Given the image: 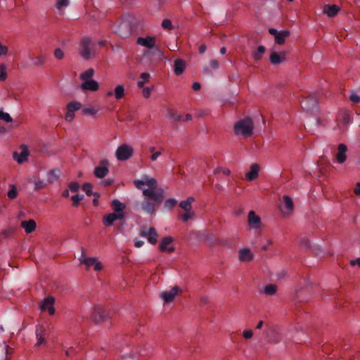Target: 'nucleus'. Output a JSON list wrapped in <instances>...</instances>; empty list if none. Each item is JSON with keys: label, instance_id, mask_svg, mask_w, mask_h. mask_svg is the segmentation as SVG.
Segmentation results:
<instances>
[{"label": "nucleus", "instance_id": "nucleus-1", "mask_svg": "<svg viewBox=\"0 0 360 360\" xmlns=\"http://www.w3.org/2000/svg\"><path fill=\"white\" fill-rule=\"evenodd\" d=\"M134 184L139 189L143 190V195L148 199L153 200L151 202L146 200L141 203L143 210L149 214L155 212V205L162 202L165 198L163 190L158 188V184L155 179L143 176L142 179L135 180Z\"/></svg>", "mask_w": 360, "mask_h": 360}, {"label": "nucleus", "instance_id": "nucleus-2", "mask_svg": "<svg viewBox=\"0 0 360 360\" xmlns=\"http://www.w3.org/2000/svg\"><path fill=\"white\" fill-rule=\"evenodd\" d=\"M253 123L250 118L247 117L238 121L234 125V130L236 135L243 137H248L252 135Z\"/></svg>", "mask_w": 360, "mask_h": 360}, {"label": "nucleus", "instance_id": "nucleus-3", "mask_svg": "<svg viewBox=\"0 0 360 360\" xmlns=\"http://www.w3.org/2000/svg\"><path fill=\"white\" fill-rule=\"evenodd\" d=\"M301 107L307 112H315L319 110L318 97L315 93L310 94L301 101Z\"/></svg>", "mask_w": 360, "mask_h": 360}, {"label": "nucleus", "instance_id": "nucleus-4", "mask_svg": "<svg viewBox=\"0 0 360 360\" xmlns=\"http://www.w3.org/2000/svg\"><path fill=\"white\" fill-rule=\"evenodd\" d=\"M91 41L89 38H84L80 44L79 53L82 57L86 60H89L94 56V51L91 48Z\"/></svg>", "mask_w": 360, "mask_h": 360}, {"label": "nucleus", "instance_id": "nucleus-5", "mask_svg": "<svg viewBox=\"0 0 360 360\" xmlns=\"http://www.w3.org/2000/svg\"><path fill=\"white\" fill-rule=\"evenodd\" d=\"M182 289L179 286H174L170 290L162 291L160 294V297L166 303L172 302L176 296L181 295Z\"/></svg>", "mask_w": 360, "mask_h": 360}, {"label": "nucleus", "instance_id": "nucleus-6", "mask_svg": "<svg viewBox=\"0 0 360 360\" xmlns=\"http://www.w3.org/2000/svg\"><path fill=\"white\" fill-rule=\"evenodd\" d=\"M110 163L107 160H103L100 162L98 166L94 169V175L98 179L105 177L109 171Z\"/></svg>", "mask_w": 360, "mask_h": 360}, {"label": "nucleus", "instance_id": "nucleus-7", "mask_svg": "<svg viewBox=\"0 0 360 360\" xmlns=\"http://www.w3.org/2000/svg\"><path fill=\"white\" fill-rule=\"evenodd\" d=\"M91 319L95 323H99L105 321L107 315L104 312L101 306H94L93 308V312L91 315Z\"/></svg>", "mask_w": 360, "mask_h": 360}, {"label": "nucleus", "instance_id": "nucleus-8", "mask_svg": "<svg viewBox=\"0 0 360 360\" xmlns=\"http://www.w3.org/2000/svg\"><path fill=\"white\" fill-rule=\"evenodd\" d=\"M119 36L122 38H126L131 34V26L127 21L121 22L117 27L115 31Z\"/></svg>", "mask_w": 360, "mask_h": 360}, {"label": "nucleus", "instance_id": "nucleus-9", "mask_svg": "<svg viewBox=\"0 0 360 360\" xmlns=\"http://www.w3.org/2000/svg\"><path fill=\"white\" fill-rule=\"evenodd\" d=\"M140 235L143 237H146L148 241L151 244H155L157 243L158 233L155 228H150L148 230H146V228H142Z\"/></svg>", "mask_w": 360, "mask_h": 360}, {"label": "nucleus", "instance_id": "nucleus-10", "mask_svg": "<svg viewBox=\"0 0 360 360\" xmlns=\"http://www.w3.org/2000/svg\"><path fill=\"white\" fill-rule=\"evenodd\" d=\"M115 155L116 158H131L134 155V150L131 146L123 144L117 148Z\"/></svg>", "mask_w": 360, "mask_h": 360}, {"label": "nucleus", "instance_id": "nucleus-11", "mask_svg": "<svg viewBox=\"0 0 360 360\" xmlns=\"http://www.w3.org/2000/svg\"><path fill=\"white\" fill-rule=\"evenodd\" d=\"M54 302L55 298L52 296H49L41 302L40 309L41 310H48L49 314L53 315L55 313Z\"/></svg>", "mask_w": 360, "mask_h": 360}, {"label": "nucleus", "instance_id": "nucleus-12", "mask_svg": "<svg viewBox=\"0 0 360 360\" xmlns=\"http://www.w3.org/2000/svg\"><path fill=\"white\" fill-rule=\"evenodd\" d=\"M46 334V330L41 325H37L35 329V335L37 338V342L35 344L36 346L39 347L43 344L46 343V340L44 338Z\"/></svg>", "mask_w": 360, "mask_h": 360}, {"label": "nucleus", "instance_id": "nucleus-13", "mask_svg": "<svg viewBox=\"0 0 360 360\" xmlns=\"http://www.w3.org/2000/svg\"><path fill=\"white\" fill-rule=\"evenodd\" d=\"M124 217V214L110 213L105 216L103 219V223L106 226H110L113 224L116 220L122 219Z\"/></svg>", "mask_w": 360, "mask_h": 360}, {"label": "nucleus", "instance_id": "nucleus-14", "mask_svg": "<svg viewBox=\"0 0 360 360\" xmlns=\"http://www.w3.org/2000/svg\"><path fill=\"white\" fill-rule=\"evenodd\" d=\"M136 43L148 49H153L155 45V38L154 37L148 36L146 37H139Z\"/></svg>", "mask_w": 360, "mask_h": 360}, {"label": "nucleus", "instance_id": "nucleus-15", "mask_svg": "<svg viewBox=\"0 0 360 360\" xmlns=\"http://www.w3.org/2000/svg\"><path fill=\"white\" fill-rule=\"evenodd\" d=\"M172 242L173 238L170 236L163 238L159 245L160 250L162 252H173L174 248L172 246H169Z\"/></svg>", "mask_w": 360, "mask_h": 360}, {"label": "nucleus", "instance_id": "nucleus-16", "mask_svg": "<svg viewBox=\"0 0 360 360\" xmlns=\"http://www.w3.org/2000/svg\"><path fill=\"white\" fill-rule=\"evenodd\" d=\"M248 223L251 228L258 229L261 222L260 217L257 216L254 211H250L248 213Z\"/></svg>", "mask_w": 360, "mask_h": 360}, {"label": "nucleus", "instance_id": "nucleus-17", "mask_svg": "<svg viewBox=\"0 0 360 360\" xmlns=\"http://www.w3.org/2000/svg\"><path fill=\"white\" fill-rule=\"evenodd\" d=\"M259 166L257 164H252L250 166V171L245 174V178L248 181H252L257 178L259 171Z\"/></svg>", "mask_w": 360, "mask_h": 360}, {"label": "nucleus", "instance_id": "nucleus-18", "mask_svg": "<svg viewBox=\"0 0 360 360\" xmlns=\"http://www.w3.org/2000/svg\"><path fill=\"white\" fill-rule=\"evenodd\" d=\"M285 58V53L281 52V53H278L276 51H272L270 55V62L273 65H278L281 63Z\"/></svg>", "mask_w": 360, "mask_h": 360}, {"label": "nucleus", "instance_id": "nucleus-19", "mask_svg": "<svg viewBox=\"0 0 360 360\" xmlns=\"http://www.w3.org/2000/svg\"><path fill=\"white\" fill-rule=\"evenodd\" d=\"M239 259L241 262H250L253 259V255L248 248H243L239 251Z\"/></svg>", "mask_w": 360, "mask_h": 360}, {"label": "nucleus", "instance_id": "nucleus-20", "mask_svg": "<svg viewBox=\"0 0 360 360\" xmlns=\"http://www.w3.org/2000/svg\"><path fill=\"white\" fill-rule=\"evenodd\" d=\"M81 87L83 90H91V91H96L99 86L98 83L93 79H89L84 81Z\"/></svg>", "mask_w": 360, "mask_h": 360}, {"label": "nucleus", "instance_id": "nucleus-21", "mask_svg": "<svg viewBox=\"0 0 360 360\" xmlns=\"http://www.w3.org/2000/svg\"><path fill=\"white\" fill-rule=\"evenodd\" d=\"M340 11V7L337 5H326L323 7V13L327 14L328 17L336 15Z\"/></svg>", "mask_w": 360, "mask_h": 360}, {"label": "nucleus", "instance_id": "nucleus-22", "mask_svg": "<svg viewBox=\"0 0 360 360\" xmlns=\"http://www.w3.org/2000/svg\"><path fill=\"white\" fill-rule=\"evenodd\" d=\"M351 112L346 110H342L340 112L338 115V120H340L342 124L347 125L351 122Z\"/></svg>", "mask_w": 360, "mask_h": 360}, {"label": "nucleus", "instance_id": "nucleus-23", "mask_svg": "<svg viewBox=\"0 0 360 360\" xmlns=\"http://www.w3.org/2000/svg\"><path fill=\"white\" fill-rule=\"evenodd\" d=\"M186 68V63L183 60L176 59L174 64V71L176 75H181Z\"/></svg>", "mask_w": 360, "mask_h": 360}, {"label": "nucleus", "instance_id": "nucleus-24", "mask_svg": "<svg viewBox=\"0 0 360 360\" xmlns=\"http://www.w3.org/2000/svg\"><path fill=\"white\" fill-rule=\"evenodd\" d=\"M21 226L25 230L27 233H32L36 229V222L32 220L22 221Z\"/></svg>", "mask_w": 360, "mask_h": 360}, {"label": "nucleus", "instance_id": "nucleus-25", "mask_svg": "<svg viewBox=\"0 0 360 360\" xmlns=\"http://www.w3.org/2000/svg\"><path fill=\"white\" fill-rule=\"evenodd\" d=\"M112 207L116 214H124V210L126 207V205L121 202L120 200L115 199L112 202Z\"/></svg>", "mask_w": 360, "mask_h": 360}, {"label": "nucleus", "instance_id": "nucleus-26", "mask_svg": "<svg viewBox=\"0 0 360 360\" xmlns=\"http://www.w3.org/2000/svg\"><path fill=\"white\" fill-rule=\"evenodd\" d=\"M20 155L17 151H15L13 154V158H28L30 155L29 148L27 145L22 144L20 146Z\"/></svg>", "mask_w": 360, "mask_h": 360}, {"label": "nucleus", "instance_id": "nucleus-27", "mask_svg": "<svg viewBox=\"0 0 360 360\" xmlns=\"http://www.w3.org/2000/svg\"><path fill=\"white\" fill-rule=\"evenodd\" d=\"M290 33L288 30L280 31L279 34L275 37V41L278 44H283L285 41L286 38H288L290 36Z\"/></svg>", "mask_w": 360, "mask_h": 360}, {"label": "nucleus", "instance_id": "nucleus-28", "mask_svg": "<svg viewBox=\"0 0 360 360\" xmlns=\"http://www.w3.org/2000/svg\"><path fill=\"white\" fill-rule=\"evenodd\" d=\"M320 171L327 170L328 167H335L334 163L330 162L327 159H319L316 162Z\"/></svg>", "mask_w": 360, "mask_h": 360}, {"label": "nucleus", "instance_id": "nucleus-29", "mask_svg": "<svg viewBox=\"0 0 360 360\" xmlns=\"http://www.w3.org/2000/svg\"><path fill=\"white\" fill-rule=\"evenodd\" d=\"M283 202L287 209L288 213L291 212L294 209V204L292 199L288 195H283Z\"/></svg>", "mask_w": 360, "mask_h": 360}, {"label": "nucleus", "instance_id": "nucleus-30", "mask_svg": "<svg viewBox=\"0 0 360 360\" xmlns=\"http://www.w3.org/2000/svg\"><path fill=\"white\" fill-rule=\"evenodd\" d=\"M195 199L193 197H189L186 200L181 201L179 206L185 212H189L191 210V203L194 202Z\"/></svg>", "mask_w": 360, "mask_h": 360}, {"label": "nucleus", "instance_id": "nucleus-31", "mask_svg": "<svg viewBox=\"0 0 360 360\" xmlns=\"http://www.w3.org/2000/svg\"><path fill=\"white\" fill-rule=\"evenodd\" d=\"M29 182L34 184L36 190L43 188L46 186V184L43 181L37 179L35 176H32V177L30 178Z\"/></svg>", "mask_w": 360, "mask_h": 360}, {"label": "nucleus", "instance_id": "nucleus-32", "mask_svg": "<svg viewBox=\"0 0 360 360\" xmlns=\"http://www.w3.org/2000/svg\"><path fill=\"white\" fill-rule=\"evenodd\" d=\"M60 171L58 169H54L49 172L48 181L49 183H53L56 181L60 176Z\"/></svg>", "mask_w": 360, "mask_h": 360}, {"label": "nucleus", "instance_id": "nucleus-33", "mask_svg": "<svg viewBox=\"0 0 360 360\" xmlns=\"http://www.w3.org/2000/svg\"><path fill=\"white\" fill-rule=\"evenodd\" d=\"M150 77V75L148 72H143L141 73L139 79L137 82V85L139 88L143 87L145 83L148 81L149 78Z\"/></svg>", "mask_w": 360, "mask_h": 360}, {"label": "nucleus", "instance_id": "nucleus-34", "mask_svg": "<svg viewBox=\"0 0 360 360\" xmlns=\"http://www.w3.org/2000/svg\"><path fill=\"white\" fill-rule=\"evenodd\" d=\"M79 260L81 264H84L86 266V268L89 269L91 266H93L96 260L95 257H82L79 258Z\"/></svg>", "mask_w": 360, "mask_h": 360}, {"label": "nucleus", "instance_id": "nucleus-35", "mask_svg": "<svg viewBox=\"0 0 360 360\" xmlns=\"http://www.w3.org/2000/svg\"><path fill=\"white\" fill-rule=\"evenodd\" d=\"M265 47L264 46H259L252 53L253 58L255 60H259L261 59L262 55L265 52Z\"/></svg>", "mask_w": 360, "mask_h": 360}, {"label": "nucleus", "instance_id": "nucleus-36", "mask_svg": "<svg viewBox=\"0 0 360 360\" xmlns=\"http://www.w3.org/2000/svg\"><path fill=\"white\" fill-rule=\"evenodd\" d=\"M347 150V147L345 144L341 143L338 147V153L335 158H346L345 153Z\"/></svg>", "mask_w": 360, "mask_h": 360}, {"label": "nucleus", "instance_id": "nucleus-37", "mask_svg": "<svg viewBox=\"0 0 360 360\" xmlns=\"http://www.w3.org/2000/svg\"><path fill=\"white\" fill-rule=\"evenodd\" d=\"M81 106H82V105L79 102H77V101L70 102L67 105V110L75 113V111L81 108Z\"/></svg>", "mask_w": 360, "mask_h": 360}, {"label": "nucleus", "instance_id": "nucleus-38", "mask_svg": "<svg viewBox=\"0 0 360 360\" xmlns=\"http://www.w3.org/2000/svg\"><path fill=\"white\" fill-rule=\"evenodd\" d=\"M91 188L92 185L89 183L84 184L82 187L83 190L86 192L87 195L90 196L93 195L96 198H99V194L98 193H93Z\"/></svg>", "mask_w": 360, "mask_h": 360}, {"label": "nucleus", "instance_id": "nucleus-39", "mask_svg": "<svg viewBox=\"0 0 360 360\" xmlns=\"http://www.w3.org/2000/svg\"><path fill=\"white\" fill-rule=\"evenodd\" d=\"M124 95V87L123 85H118L115 89V96L116 99L122 98Z\"/></svg>", "mask_w": 360, "mask_h": 360}, {"label": "nucleus", "instance_id": "nucleus-40", "mask_svg": "<svg viewBox=\"0 0 360 360\" xmlns=\"http://www.w3.org/2000/svg\"><path fill=\"white\" fill-rule=\"evenodd\" d=\"M94 71L93 69H88L80 75V79L84 81L89 80L94 75Z\"/></svg>", "mask_w": 360, "mask_h": 360}, {"label": "nucleus", "instance_id": "nucleus-41", "mask_svg": "<svg viewBox=\"0 0 360 360\" xmlns=\"http://www.w3.org/2000/svg\"><path fill=\"white\" fill-rule=\"evenodd\" d=\"M264 292L267 295H273L276 292V286L273 284H269L264 288Z\"/></svg>", "mask_w": 360, "mask_h": 360}, {"label": "nucleus", "instance_id": "nucleus-42", "mask_svg": "<svg viewBox=\"0 0 360 360\" xmlns=\"http://www.w3.org/2000/svg\"><path fill=\"white\" fill-rule=\"evenodd\" d=\"M70 1L69 0H56L55 6L58 10H62L64 8H66L69 6Z\"/></svg>", "mask_w": 360, "mask_h": 360}, {"label": "nucleus", "instance_id": "nucleus-43", "mask_svg": "<svg viewBox=\"0 0 360 360\" xmlns=\"http://www.w3.org/2000/svg\"><path fill=\"white\" fill-rule=\"evenodd\" d=\"M168 117L172 119L173 121L179 122L183 120L182 116L177 115L175 112L172 110H169L167 112Z\"/></svg>", "mask_w": 360, "mask_h": 360}, {"label": "nucleus", "instance_id": "nucleus-44", "mask_svg": "<svg viewBox=\"0 0 360 360\" xmlns=\"http://www.w3.org/2000/svg\"><path fill=\"white\" fill-rule=\"evenodd\" d=\"M349 101L353 103H359L360 102V96L354 91H351L349 96Z\"/></svg>", "mask_w": 360, "mask_h": 360}, {"label": "nucleus", "instance_id": "nucleus-45", "mask_svg": "<svg viewBox=\"0 0 360 360\" xmlns=\"http://www.w3.org/2000/svg\"><path fill=\"white\" fill-rule=\"evenodd\" d=\"M0 120L5 121L6 122L10 123L13 122V118L8 112L0 110Z\"/></svg>", "mask_w": 360, "mask_h": 360}, {"label": "nucleus", "instance_id": "nucleus-46", "mask_svg": "<svg viewBox=\"0 0 360 360\" xmlns=\"http://www.w3.org/2000/svg\"><path fill=\"white\" fill-rule=\"evenodd\" d=\"M162 27L165 30H173L174 27L172 24V21L169 19H165L162 22Z\"/></svg>", "mask_w": 360, "mask_h": 360}, {"label": "nucleus", "instance_id": "nucleus-47", "mask_svg": "<svg viewBox=\"0 0 360 360\" xmlns=\"http://www.w3.org/2000/svg\"><path fill=\"white\" fill-rule=\"evenodd\" d=\"M84 195H74L72 196V200L73 201V206L77 207L79 204L80 200L84 199Z\"/></svg>", "mask_w": 360, "mask_h": 360}, {"label": "nucleus", "instance_id": "nucleus-48", "mask_svg": "<svg viewBox=\"0 0 360 360\" xmlns=\"http://www.w3.org/2000/svg\"><path fill=\"white\" fill-rule=\"evenodd\" d=\"M33 65H42L45 62V58L43 56H37L32 58Z\"/></svg>", "mask_w": 360, "mask_h": 360}, {"label": "nucleus", "instance_id": "nucleus-49", "mask_svg": "<svg viewBox=\"0 0 360 360\" xmlns=\"http://www.w3.org/2000/svg\"><path fill=\"white\" fill-rule=\"evenodd\" d=\"M82 111L85 115H94L98 112V110L94 108H84Z\"/></svg>", "mask_w": 360, "mask_h": 360}, {"label": "nucleus", "instance_id": "nucleus-50", "mask_svg": "<svg viewBox=\"0 0 360 360\" xmlns=\"http://www.w3.org/2000/svg\"><path fill=\"white\" fill-rule=\"evenodd\" d=\"M8 196L10 199H14L17 196V190L14 185H11V189L8 192Z\"/></svg>", "mask_w": 360, "mask_h": 360}, {"label": "nucleus", "instance_id": "nucleus-51", "mask_svg": "<svg viewBox=\"0 0 360 360\" xmlns=\"http://www.w3.org/2000/svg\"><path fill=\"white\" fill-rule=\"evenodd\" d=\"M176 202L177 201L174 198H169L165 201V207L171 209L176 205Z\"/></svg>", "mask_w": 360, "mask_h": 360}, {"label": "nucleus", "instance_id": "nucleus-52", "mask_svg": "<svg viewBox=\"0 0 360 360\" xmlns=\"http://www.w3.org/2000/svg\"><path fill=\"white\" fill-rule=\"evenodd\" d=\"M300 243L302 248L306 249L311 246L310 240L306 237L302 238L300 239Z\"/></svg>", "mask_w": 360, "mask_h": 360}, {"label": "nucleus", "instance_id": "nucleus-53", "mask_svg": "<svg viewBox=\"0 0 360 360\" xmlns=\"http://www.w3.org/2000/svg\"><path fill=\"white\" fill-rule=\"evenodd\" d=\"M150 151L152 153V155L150 158H158L160 155H165V153H162V151H155V148L151 147L150 148Z\"/></svg>", "mask_w": 360, "mask_h": 360}, {"label": "nucleus", "instance_id": "nucleus-54", "mask_svg": "<svg viewBox=\"0 0 360 360\" xmlns=\"http://www.w3.org/2000/svg\"><path fill=\"white\" fill-rule=\"evenodd\" d=\"M53 54H54V56L56 57V58H57L58 60H61L64 56L63 52L60 48L56 49L54 51Z\"/></svg>", "mask_w": 360, "mask_h": 360}, {"label": "nucleus", "instance_id": "nucleus-55", "mask_svg": "<svg viewBox=\"0 0 360 360\" xmlns=\"http://www.w3.org/2000/svg\"><path fill=\"white\" fill-rule=\"evenodd\" d=\"M69 188L72 192H77L79 188V185L77 182H72L69 184Z\"/></svg>", "mask_w": 360, "mask_h": 360}, {"label": "nucleus", "instance_id": "nucleus-56", "mask_svg": "<svg viewBox=\"0 0 360 360\" xmlns=\"http://www.w3.org/2000/svg\"><path fill=\"white\" fill-rule=\"evenodd\" d=\"M194 216V213L189 211V212H186V213L184 214L182 216H181V219L184 221H188L189 219L192 218Z\"/></svg>", "mask_w": 360, "mask_h": 360}, {"label": "nucleus", "instance_id": "nucleus-57", "mask_svg": "<svg viewBox=\"0 0 360 360\" xmlns=\"http://www.w3.org/2000/svg\"><path fill=\"white\" fill-rule=\"evenodd\" d=\"M8 51V48L6 46L3 45L0 42V57L2 56L7 55Z\"/></svg>", "mask_w": 360, "mask_h": 360}, {"label": "nucleus", "instance_id": "nucleus-58", "mask_svg": "<svg viewBox=\"0 0 360 360\" xmlns=\"http://www.w3.org/2000/svg\"><path fill=\"white\" fill-rule=\"evenodd\" d=\"M6 78V72L5 71V66L0 65V79L1 80H5Z\"/></svg>", "mask_w": 360, "mask_h": 360}, {"label": "nucleus", "instance_id": "nucleus-59", "mask_svg": "<svg viewBox=\"0 0 360 360\" xmlns=\"http://www.w3.org/2000/svg\"><path fill=\"white\" fill-rule=\"evenodd\" d=\"M75 118V113L67 110L65 119L67 122H71Z\"/></svg>", "mask_w": 360, "mask_h": 360}, {"label": "nucleus", "instance_id": "nucleus-60", "mask_svg": "<svg viewBox=\"0 0 360 360\" xmlns=\"http://www.w3.org/2000/svg\"><path fill=\"white\" fill-rule=\"evenodd\" d=\"M215 172L216 173L222 172L225 175H229L230 173H231V172H230V170L229 169H224V168H222V167L217 168V169L215 170Z\"/></svg>", "mask_w": 360, "mask_h": 360}, {"label": "nucleus", "instance_id": "nucleus-61", "mask_svg": "<svg viewBox=\"0 0 360 360\" xmlns=\"http://www.w3.org/2000/svg\"><path fill=\"white\" fill-rule=\"evenodd\" d=\"M151 88L150 87H145L143 89V95L145 98H148L150 96L151 94Z\"/></svg>", "mask_w": 360, "mask_h": 360}, {"label": "nucleus", "instance_id": "nucleus-62", "mask_svg": "<svg viewBox=\"0 0 360 360\" xmlns=\"http://www.w3.org/2000/svg\"><path fill=\"white\" fill-rule=\"evenodd\" d=\"M210 65L211 66L212 68L213 69H218L219 68V64L218 63L217 60H211L210 61Z\"/></svg>", "mask_w": 360, "mask_h": 360}, {"label": "nucleus", "instance_id": "nucleus-63", "mask_svg": "<svg viewBox=\"0 0 360 360\" xmlns=\"http://www.w3.org/2000/svg\"><path fill=\"white\" fill-rule=\"evenodd\" d=\"M243 335L245 339H250L252 337L253 333L252 330H244Z\"/></svg>", "mask_w": 360, "mask_h": 360}, {"label": "nucleus", "instance_id": "nucleus-64", "mask_svg": "<svg viewBox=\"0 0 360 360\" xmlns=\"http://www.w3.org/2000/svg\"><path fill=\"white\" fill-rule=\"evenodd\" d=\"M94 266V269L96 271H100L103 268L102 264L100 262H98L97 260H96Z\"/></svg>", "mask_w": 360, "mask_h": 360}]
</instances>
